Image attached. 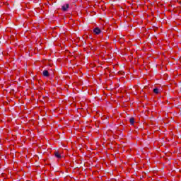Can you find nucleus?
<instances>
[{
	"label": "nucleus",
	"instance_id": "f257e3e1",
	"mask_svg": "<svg viewBox=\"0 0 181 181\" xmlns=\"http://www.w3.org/2000/svg\"><path fill=\"white\" fill-rule=\"evenodd\" d=\"M93 33L95 35H100V33H101V29H100L98 27H96L94 30H93Z\"/></svg>",
	"mask_w": 181,
	"mask_h": 181
},
{
	"label": "nucleus",
	"instance_id": "f03ea898",
	"mask_svg": "<svg viewBox=\"0 0 181 181\" xmlns=\"http://www.w3.org/2000/svg\"><path fill=\"white\" fill-rule=\"evenodd\" d=\"M70 8V5L69 4H64L62 7V11H67Z\"/></svg>",
	"mask_w": 181,
	"mask_h": 181
},
{
	"label": "nucleus",
	"instance_id": "7ed1b4c3",
	"mask_svg": "<svg viewBox=\"0 0 181 181\" xmlns=\"http://www.w3.org/2000/svg\"><path fill=\"white\" fill-rule=\"evenodd\" d=\"M55 158H57V159H60L62 158V155L58 151L54 153Z\"/></svg>",
	"mask_w": 181,
	"mask_h": 181
},
{
	"label": "nucleus",
	"instance_id": "20e7f679",
	"mask_svg": "<svg viewBox=\"0 0 181 181\" xmlns=\"http://www.w3.org/2000/svg\"><path fill=\"white\" fill-rule=\"evenodd\" d=\"M42 74L45 77H49V71L47 70L43 71Z\"/></svg>",
	"mask_w": 181,
	"mask_h": 181
},
{
	"label": "nucleus",
	"instance_id": "39448f33",
	"mask_svg": "<svg viewBox=\"0 0 181 181\" xmlns=\"http://www.w3.org/2000/svg\"><path fill=\"white\" fill-rule=\"evenodd\" d=\"M129 122L132 125H134V124L135 123V119H134V117L130 118Z\"/></svg>",
	"mask_w": 181,
	"mask_h": 181
},
{
	"label": "nucleus",
	"instance_id": "423d86ee",
	"mask_svg": "<svg viewBox=\"0 0 181 181\" xmlns=\"http://www.w3.org/2000/svg\"><path fill=\"white\" fill-rule=\"evenodd\" d=\"M153 93H155V94H159V89H158L157 88H154Z\"/></svg>",
	"mask_w": 181,
	"mask_h": 181
}]
</instances>
